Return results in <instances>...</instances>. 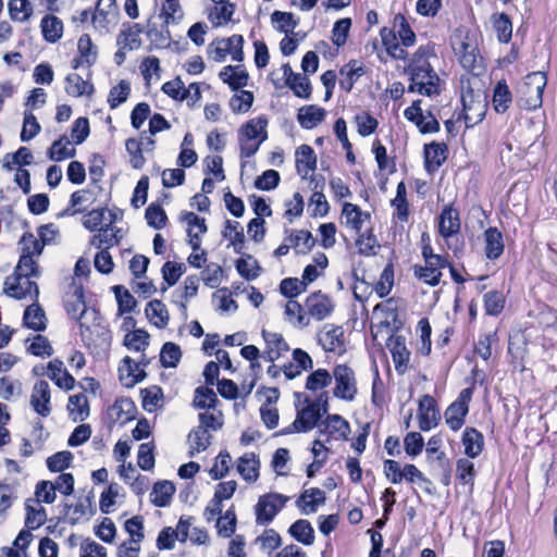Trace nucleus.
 <instances>
[{"mask_svg": "<svg viewBox=\"0 0 557 557\" xmlns=\"http://www.w3.org/2000/svg\"><path fill=\"white\" fill-rule=\"evenodd\" d=\"M547 84L544 72L529 73L523 82L517 87L516 103L520 109L535 110L542 106L543 91Z\"/></svg>", "mask_w": 557, "mask_h": 557, "instance_id": "obj_2", "label": "nucleus"}, {"mask_svg": "<svg viewBox=\"0 0 557 557\" xmlns=\"http://www.w3.org/2000/svg\"><path fill=\"white\" fill-rule=\"evenodd\" d=\"M332 383V374L325 369H318L313 371L306 381V388L308 391L317 392L329 386Z\"/></svg>", "mask_w": 557, "mask_h": 557, "instance_id": "obj_63", "label": "nucleus"}, {"mask_svg": "<svg viewBox=\"0 0 557 557\" xmlns=\"http://www.w3.org/2000/svg\"><path fill=\"white\" fill-rule=\"evenodd\" d=\"M174 492L175 486L171 482H157L150 493V500L158 507H164L170 504Z\"/></svg>", "mask_w": 557, "mask_h": 557, "instance_id": "obj_47", "label": "nucleus"}, {"mask_svg": "<svg viewBox=\"0 0 557 557\" xmlns=\"http://www.w3.org/2000/svg\"><path fill=\"white\" fill-rule=\"evenodd\" d=\"M425 265L420 267V280L426 284L435 286L440 283L442 270L446 268L447 261L441 255L430 256L424 261Z\"/></svg>", "mask_w": 557, "mask_h": 557, "instance_id": "obj_23", "label": "nucleus"}, {"mask_svg": "<svg viewBox=\"0 0 557 557\" xmlns=\"http://www.w3.org/2000/svg\"><path fill=\"white\" fill-rule=\"evenodd\" d=\"M460 225L459 211L451 206H446L438 216L440 234L448 239L459 233Z\"/></svg>", "mask_w": 557, "mask_h": 557, "instance_id": "obj_24", "label": "nucleus"}, {"mask_svg": "<svg viewBox=\"0 0 557 557\" xmlns=\"http://www.w3.org/2000/svg\"><path fill=\"white\" fill-rule=\"evenodd\" d=\"M236 270L244 278L252 281L259 276L260 267L258 261L250 255L236 261Z\"/></svg>", "mask_w": 557, "mask_h": 557, "instance_id": "obj_57", "label": "nucleus"}, {"mask_svg": "<svg viewBox=\"0 0 557 557\" xmlns=\"http://www.w3.org/2000/svg\"><path fill=\"white\" fill-rule=\"evenodd\" d=\"M445 88V81L438 72L420 74V95L432 97L438 96Z\"/></svg>", "mask_w": 557, "mask_h": 557, "instance_id": "obj_40", "label": "nucleus"}, {"mask_svg": "<svg viewBox=\"0 0 557 557\" xmlns=\"http://www.w3.org/2000/svg\"><path fill=\"white\" fill-rule=\"evenodd\" d=\"M476 471L474 463L467 458H460L457 461L456 478L459 483L463 485H470V490L473 487L474 478Z\"/></svg>", "mask_w": 557, "mask_h": 557, "instance_id": "obj_54", "label": "nucleus"}, {"mask_svg": "<svg viewBox=\"0 0 557 557\" xmlns=\"http://www.w3.org/2000/svg\"><path fill=\"white\" fill-rule=\"evenodd\" d=\"M268 119L258 116L246 122L238 129V143L240 158L252 157L260 148V145L268 138Z\"/></svg>", "mask_w": 557, "mask_h": 557, "instance_id": "obj_4", "label": "nucleus"}, {"mask_svg": "<svg viewBox=\"0 0 557 557\" xmlns=\"http://www.w3.org/2000/svg\"><path fill=\"white\" fill-rule=\"evenodd\" d=\"M65 81V90L72 97L90 96L94 92L92 84L77 73L69 74Z\"/></svg>", "mask_w": 557, "mask_h": 557, "instance_id": "obj_39", "label": "nucleus"}, {"mask_svg": "<svg viewBox=\"0 0 557 557\" xmlns=\"http://www.w3.org/2000/svg\"><path fill=\"white\" fill-rule=\"evenodd\" d=\"M21 256L38 258L44 250V244L33 233H24L18 242Z\"/></svg>", "mask_w": 557, "mask_h": 557, "instance_id": "obj_51", "label": "nucleus"}, {"mask_svg": "<svg viewBox=\"0 0 557 557\" xmlns=\"http://www.w3.org/2000/svg\"><path fill=\"white\" fill-rule=\"evenodd\" d=\"M342 218L344 219V224L356 234H360L363 226L370 223L371 220L369 212L362 211L360 207L351 202H345L343 205Z\"/></svg>", "mask_w": 557, "mask_h": 557, "instance_id": "obj_17", "label": "nucleus"}, {"mask_svg": "<svg viewBox=\"0 0 557 557\" xmlns=\"http://www.w3.org/2000/svg\"><path fill=\"white\" fill-rule=\"evenodd\" d=\"M50 398L51 394L48 382H36L30 395V406L39 416L48 417L51 413Z\"/></svg>", "mask_w": 557, "mask_h": 557, "instance_id": "obj_18", "label": "nucleus"}, {"mask_svg": "<svg viewBox=\"0 0 557 557\" xmlns=\"http://www.w3.org/2000/svg\"><path fill=\"white\" fill-rule=\"evenodd\" d=\"M448 148L445 143L432 141L423 147L424 168L429 174L436 172L447 159Z\"/></svg>", "mask_w": 557, "mask_h": 557, "instance_id": "obj_15", "label": "nucleus"}, {"mask_svg": "<svg viewBox=\"0 0 557 557\" xmlns=\"http://www.w3.org/2000/svg\"><path fill=\"white\" fill-rule=\"evenodd\" d=\"M483 300L485 312L488 315H498L505 307V296L498 290L487 292Z\"/></svg>", "mask_w": 557, "mask_h": 557, "instance_id": "obj_61", "label": "nucleus"}, {"mask_svg": "<svg viewBox=\"0 0 557 557\" xmlns=\"http://www.w3.org/2000/svg\"><path fill=\"white\" fill-rule=\"evenodd\" d=\"M485 256L490 260L498 259L504 252L503 234L496 227H488L484 232Z\"/></svg>", "mask_w": 557, "mask_h": 557, "instance_id": "obj_32", "label": "nucleus"}, {"mask_svg": "<svg viewBox=\"0 0 557 557\" xmlns=\"http://www.w3.org/2000/svg\"><path fill=\"white\" fill-rule=\"evenodd\" d=\"M324 109L313 104L300 108L297 115L299 124L307 129L315 127L324 120Z\"/></svg>", "mask_w": 557, "mask_h": 557, "instance_id": "obj_38", "label": "nucleus"}, {"mask_svg": "<svg viewBox=\"0 0 557 557\" xmlns=\"http://www.w3.org/2000/svg\"><path fill=\"white\" fill-rule=\"evenodd\" d=\"M221 79L232 89L245 87L248 83V73L240 65H227L220 72Z\"/></svg>", "mask_w": 557, "mask_h": 557, "instance_id": "obj_36", "label": "nucleus"}, {"mask_svg": "<svg viewBox=\"0 0 557 557\" xmlns=\"http://www.w3.org/2000/svg\"><path fill=\"white\" fill-rule=\"evenodd\" d=\"M262 337L265 342V349L262 354V358L269 362H274L289 350L288 344L280 333L263 330Z\"/></svg>", "mask_w": 557, "mask_h": 557, "instance_id": "obj_16", "label": "nucleus"}, {"mask_svg": "<svg viewBox=\"0 0 557 557\" xmlns=\"http://www.w3.org/2000/svg\"><path fill=\"white\" fill-rule=\"evenodd\" d=\"M224 238L228 239L236 253H242L245 244L244 228L236 221L227 220L222 231Z\"/></svg>", "mask_w": 557, "mask_h": 557, "instance_id": "obj_44", "label": "nucleus"}, {"mask_svg": "<svg viewBox=\"0 0 557 557\" xmlns=\"http://www.w3.org/2000/svg\"><path fill=\"white\" fill-rule=\"evenodd\" d=\"M318 341L325 351L336 354L345 351L344 330L342 326L325 324L318 333Z\"/></svg>", "mask_w": 557, "mask_h": 557, "instance_id": "obj_14", "label": "nucleus"}, {"mask_svg": "<svg viewBox=\"0 0 557 557\" xmlns=\"http://www.w3.org/2000/svg\"><path fill=\"white\" fill-rule=\"evenodd\" d=\"M259 459L253 453H246L237 459L236 469L248 483H255L259 478Z\"/></svg>", "mask_w": 557, "mask_h": 557, "instance_id": "obj_25", "label": "nucleus"}, {"mask_svg": "<svg viewBox=\"0 0 557 557\" xmlns=\"http://www.w3.org/2000/svg\"><path fill=\"white\" fill-rule=\"evenodd\" d=\"M30 277L28 275H17V273L13 272L4 281V293L15 299H23L29 296L32 299L37 300L39 288L35 282L30 281Z\"/></svg>", "mask_w": 557, "mask_h": 557, "instance_id": "obj_9", "label": "nucleus"}, {"mask_svg": "<svg viewBox=\"0 0 557 557\" xmlns=\"http://www.w3.org/2000/svg\"><path fill=\"white\" fill-rule=\"evenodd\" d=\"M48 376L61 388L72 389L74 377L64 369L63 362L54 359L48 364Z\"/></svg>", "mask_w": 557, "mask_h": 557, "instance_id": "obj_34", "label": "nucleus"}, {"mask_svg": "<svg viewBox=\"0 0 557 557\" xmlns=\"http://www.w3.org/2000/svg\"><path fill=\"white\" fill-rule=\"evenodd\" d=\"M324 491L313 487L306 490L297 500V506L301 508L302 512L308 515L315 512L320 505L325 503Z\"/></svg>", "mask_w": 557, "mask_h": 557, "instance_id": "obj_30", "label": "nucleus"}, {"mask_svg": "<svg viewBox=\"0 0 557 557\" xmlns=\"http://www.w3.org/2000/svg\"><path fill=\"white\" fill-rule=\"evenodd\" d=\"M398 309L399 301L395 298L386 299L374 307L371 315V334L374 339L384 335L391 337L393 331L399 327Z\"/></svg>", "mask_w": 557, "mask_h": 557, "instance_id": "obj_3", "label": "nucleus"}, {"mask_svg": "<svg viewBox=\"0 0 557 557\" xmlns=\"http://www.w3.org/2000/svg\"><path fill=\"white\" fill-rule=\"evenodd\" d=\"M327 411V401L324 404L320 401H312L297 412L294 422L283 430V434H290L293 432H308L314 426H319L318 422L322 416Z\"/></svg>", "mask_w": 557, "mask_h": 557, "instance_id": "obj_5", "label": "nucleus"}, {"mask_svg": "<svg viewBox=\"0 0 557 557\" xmlns=\"http://www.w3.org/2000/svg\"><path fill=\"white\" fill-rule=\"evenodd\" d=\"M8 11L12 21L24 23L33 16L34 7L29 0H9Z\"/></svg>", "mask_w": 557, "mask_h": 557, "instance_id": "obj_43", "label": "nucleus"}, {"mask_svg": "<svg viewBox=\"0 0 557 557\" xmlns=\"http://www.w3.org/2000/svg\"><path fill=\"white\" fill-rule=\"evenodd\" d=\"M211 443V434L201 428H195L188 434L189 454L205 451Z\"/></svg>", "mask_w": 557, "mask_h": 557, "instance_id": "obj_50", "label": "nucleus"}, {"mask_svg": "<svg viewBox=\"0 0 557 557\" xmlns=\"http://www.w3.org/2000/svg\"><path fill=\"white\" fill-rule=\"evenodd\" d=\"M41 33L49 42H57L63 34V23L54 15H47L40 22Z\"/></svg>", "mask_w": 557, "mask_h": 557, "instance_id": "obj_46", "label": "nucleus"}, {"mask_svg": "<svg viewBox=\"0 0 557 557\" xmlns=\"http://www.w3.org/2000/svg\"><path fill=\"white\" fill-rule=\"evenodd\" d=\"M65 308L67 314L71 315L74 320L78 321L81 335L84 337L85 332L89 331V327L86 326L83 322V319L87 313V307L84 300V292L81 286H74L73 290L67 294Z\"/></svg>", "mask_w": 557, "mask_h": 557, "instance_id": "obj_12", "label": "nucleus"}, {"mask_svg": "<svg viewBox=\"0 0 557 557\" xmlns=\"http://www.w3.org/2000/svg\"><path fill=\"white\" fill-rule=\"evenodd\" d=\"M67 409L74 421H84L89 416L87 396L84 393L71 396Z\"/></svg>", "mask_w": 557, "mask_h": 557, "instance_id": "obj_48", "label": "nucleus"}, {"mask_svg": "<svg viewBox=\"0 0 557 557\" xmlns=\"http://www.w3.org/2000/svg\"><path fill=\"white\" fill-rule=\"evenodd\" d=\"M285 242L290 244V247L298 255L308 253L314 246L315 239L309 231L293 230L289 235L285 237Z\"/></svg>", "mask_w": 557, "mask_h": 557, "instance_id": "obj_26", "label": "nucleus"}, {"mask_svg": "<svg viewBox=\"0 0 557 557\" xmlns=\"http://www.w3.org/2000/svg\"><path fill=\"white\" fill-rule=\"evenodd\" d=\"M456 54L459 55V61L462 67L472 72L474 75H480L483 65L482 58L478 54L476 48L469 42L461 41L459 48H455Z\"/></svg>", "mask_w": 557, "mask_h": 557, "instance_id": "obj_22", "label": "nucleus"}, {"mask_svg": "<svg viewBox=\"0 0 557 557\" xmlns=\"http://www.w3.org/2000/svg\"><path fill=\"white\" fill-rule=\"evenodd\" d=\"M244 38L242 35H233L227 39H219L210 47H214L212 52L216 62H222L227 54L232 55L233 61L240 62L244 58L243 52Z\"/></svg>", "mask_w": 557, "mask_h": 557, "instance_id": "obj_10", "label": "nucleus"}, {"mask_svg": "<svg viewBox=\"0 0 557 557\" xmlns=\"http://www.w3.org/2000/svg\"><path fill=\"white\" fill-rule=\"evenodd\" d=\"M124 345L134 351H145L149 346V334L145 330L138 329L125 335Z\"/></svg>", "mask_w": 557, "mask_h": 557, "instance_id": "obj_56", "label": "nucleus"}, {"mask_svg": "<svg viewBox=\"0 0 557 557\" xmlns=\"http://www.w3.org/2000/svg\"><path fill=\"white\" fill-rule=\"evenodd\" d=\"M442 438L440 436H433L430 438L426 445V459L428 461L438 470L446 472L448 468V459L445 453L441 448Z\"/></svg>", "mask_w": 557, "mask_h": 557, "instance_id": "obj_33", "label": "nucleus"}, {"mask_svg": "<svg viewBox=\"0 0 557 557\" xmlns=\"http://www.w3.org/2000/svg\"><path fill=\"white\" fill-rule=\"evenodd\" d=\"M131 92V85L127 81H121L116 86L110 89L108 103L111 109L117 108L125 102Z\"/></svg>", "mask_w": 557, "mask_h": 557, "instance_id": "obj_64", "label": "nucleus"}, {"mask_svg": "<svg viewBox=\"0 0 557 557\" xmlns=\"http://www.w3.org/2000/svg\"><path fill=\"white\" fill-rule=\"evenodd\" d=\"M332 379L335 382L333 388L334 397L345 401L355 400L358 393L357 379L355 371L350 367L337 364L333 369Z\"/></svg>", "mask_w": 557, "mask_h": 557, "instance_id": "obj_6", "label": "nucleus"}, {"mask_svg": "<svg viewBox=\"0 0 557 557\" xmlns=\"http://www.w3.org/2000/svg\"><path fill=\"white\" fill-rule=\"evenodd\" d=\"M91 22L97 32L100 34H109L116 25L117 11L96 8L91 16Z\"/></svg>", "mask_w": 557, "mask_h": 557, "instance_id": "obj_28", "label": "nucleus"}, {"mask_svg": "<svg viewBox=\"0 0 557 557\" xmlns=\"http://www.w3.org/2000/svg\"><path fill=\"white\" fill-rule=\"evenodd\" d=\"M214 8L209 13V20L214 26H221L231 21L234 14V5L227 2H214Z\"/></svg>", "mask_w": 557, "mask_h": 557, "instance_id": "obj_53", "label": "nucleus"}, {"mask_svg": "<svg viewBox=\"0 0 557 557\" xmlns=\"http://www.w3.org/2000/svg\"><path fill=\"white\" fill-rule=\"evenodd\" d=\"M462 445L465 447V454L469 458H475L483 450L484 436L474 428H466L462 433Z\"/></svg>", "mask_w": 557, "mask_h": 557, "instance_id": "obj_29", "label": "nucleus"}, {"mask_svg": "<svg viewBox=\"0 0 557 557\" xmlns=\"http://www.w3.org/2000/svg\"><path fill=\"white\" fill-rule=\"evenodd\" d=\"M296 168L302 177L314 171L317 166V156L309 145H301L296 150Z\"/></svg>", "mask_w": 557, "mask_h": 557, "instance_id": "obj_31", "label": "nucleus"}, {"mask_svg": "<svg viewBox=\"0 0 557 557\" xmlns=\"http://www.w3.org/2000/svg\"><path fill=\"white\" fill-rule=\"evenodd\" d=\"M342 76L339 86L345 91L349 92L356 81L364 74V69L359 61L351 60L339 70Z\"/></svg>", "mask_w": 557, "mask_h": 557, "instance_id": "obj_35", "label": "nucleus"}, {"mask_svg": "<svg viewBox=\"0 0 557 557\" xmlns=\"http://www.w3.org/2000/svg\"><path fill=\"white\" fill-rule=\"evenodd\" d=\"M46 322L45 311L37 302L26 308L23 315V323L26 327L34 331H44L46 329Z\"/></svg>", "mask_w": 557, "mask_h": 557, "instance_id": "obj_45", "label": "nucleus"}, {"mask_svg": "<svg viewBox=\"0 0 557 557\" xmlns=\"http://www.w3.org/2000/svg\"><path fill=\"white\" fill-rule=\"evenodd\" d=\"M271 22L276 30L286 35L293 33L298 25L292 13L282 11H274L271 14Z\"/></svg>", "mask_w": 557, "mask_h": 557, "instance_id": "obj_52", "label": "nucleus"}, {"mask_svg": "<svg viewBox=\"0 0 557 557\" xmlns=\"http://www.w3.org/2000/svg\"><path fill=\"white\" fill-rule=\"evenodd\" d=\"M319 433L327 435V440L346 441L350 434L349 422L339 414H329L319 424Z\"/></svg>", "mask_w": 557, "mask_h": 557, "instance_id": "obj_13", "label": "nucleus"}, {"mask_svg": "<svg viewBox=\"0 0 557 557\" xmlns=\"http://www.w3.org/2000/svg\"><path fill=\"white\" fill-rule=\"evenodd\" d=\"M440 420L441 411L436 400L430 395H424L420 398V430H430L436 426Z\"/></svg>", "mask_w": 557, "mask_h": 557, "instance_id": "obj_19", "label": "nucleus"}, {"mask_svg": "<svg viewBox=\"0 0 557 557\" xmlns=\"http://www.w3.org/2000/svg\"><path fill=\"white\" fill-rule=\"evenodd\" d=\"M160 16L166 27L171 24H177L183 17V10L178 0H164Z\"/></svg>", "mask_w": 557, "mask_h": 557, "instance_id": "obj_58", "label": "nucleus"}, {"mask_svg": "<svg viewBox=\"0 0 557 557\" xmlns=\"http://www.w3.org/2000/svg\"><path fill=\"white\" fill-rule=\"evenodd\" d=\"M146 315L148 320L159 329L168 325L170 317L165 305L158 299L151 300L146 307Z\"/></svg>", "mask_w": 557, "mask_h": 557, "instance_id": "obj_41", "label": "nucleus"}, {"mask_svg": "<svg viewBox=\"0 0 557 557\" xmlns=\"http://www.w3.org/2000/svg\"><path fill=\"white\" fill-rule=\"evenodd\" d=\"M305 308L310 319L322 321L331 315L334 310V304L327 295L315 292L307 297Z\"/></svg>", "mask_w": 557, "mask_h": 557, "instance_id": "obj_11", "label": "nucleus"}, {"mask_svg": "<svg viewBox=\"0 0 557 557\" xmlns=\"http://www.w3.org/2000/svg\"><path fill=\"white\" fill-rule=\"evenodd\" d=\"M441 65V59L435 52V45L420 46V74L436 73Z\"/></svg>", "mask_w": 557, "mask_h": 557, "instance_id": "obj_37", "label": "nucleus"}, {"mask_svg": "<svg viewBox=\"0 0 557 557\" xmlns=\"http://www.w3.org/2000/svg\"><path fill=\"white\" fill-rule=\"evenodd\" d=\"M69 145L70 141L65 136L55 140L49 149V158L54 161H62L64 159L74 157L76 150L74 148H69Z\"/></svg>", "mask_w": 557, "mask_h": 557, "instance_id": "obj_62", "label": "nucleus"}, {"mask_svg": "<svg viewBox=\"0 0 557 557\" xmlns=\"http://www.w3.org/2000/svg\"><path fill=\"white\" fill-rule=\"evenodd\" d=\"M285 320L294 327L305 329L310 324V318L307 315L306 308L298 301L288 300L284 307Z\"/></svg>", "mask_w": 557, "mask_h": 557, "instance_id": "obj_27", "label": "nucleus"}, {"mask_svg": "<svg viewBox=\"0 0 557 557\" xmlns=\"http://www.w3.org/2000/svg\"><path fill=\"white\" fill-rule=\"evenodd\" d=\"M380 35L386 51L392 57L398 59H405L407 57L406 51L400 48L399 41L405 47L413 46L416 41L413 30L401 14H396L393 21V27H383Z\"/></svg>", "mask_w": 557, "mask_h": 557, "instance_id": "obj_1", "label": "nucleus"}, {"mask_svg": "<svg viewBox=\"0 0 557 557\" xmlns=\"http://www.w3.org/2000/svg\"><path fill=\"white\" fill-rule=\"evenodd\" d=\"M77 52L78 55L73 59L74 69L84 65L91 66L97 61L98 48L94 45L90 36L87 34H84L78 38Z\"/></svg>", "mask_w": 557, "mask_h": 557, "instance_id": "obj_21", "label": "nucleus"}, {"mask_svg": "<svg viewBox=\"0 0 557 557\" xmlns=\"http://www.w3.org/2000/svg\"><path fill=\"white\" fill-rule=\"evenodd\" d=\"M391 352L393 356V360L396 363V368L401 366H406L409 361L410 352L406 347L405 338L401 336L391 337Z\"/></svg>", "mask_w": 557, "mask_h": 557, "instance_id": "obj_59", "label": "nucleus"}, {"mask_svg": "<svg viewBox=\"0 0 557 557\" xmlns=\"http://www.w3.org/2000/svg\"><path fill=\"white\" fill-rule=\"evenodd\" d=\"M148 363L145 356L141 357L139 362H134L129 357L123 359V364L119 368L120 380L126 387H132L145 377V372L140 366Z\"/></svg>", "mask_w": 557, "mask_h": 557, "instance_id": "obj_20", "label": "nucleus"}, {"mask_svg": "<svg viewBox=\"0 0 557 557\" xmlns=\"http://www.w3.org/2000/svg\"><path fill=\"white\" fill-rule=\"evenodd\" d=\"M473 391V387L463 388L457 399L446 409L444 413L445 421L451 430L457 431L463 425L465 418L469 412V403L471 401Z\"/></svg>", "mask_w": 557, "mask_h": 557, "instance_id": "obj_8", "label": "nucleus"}, {"mask_svg": "<svg viewBox=\"0 0 557 557\" xmlns=\"http://www.w3.org/2000/svg\"><path fill=\"white\" fill-rule=\"evenodd\" d=\"M289 533L298 542L311 545L314 542V530L308 520H297L289 528Z\"/></svg>", "mask_w": 557, "mask_h": 557, "instance_id": "obj_49", "label": "nucleus"}, {"mask_svg": "<svg viewBox=\"0 0 557 557\" xmlns=\"http://www.w3.org/2000/svg\"><path fill=\"white\" fill-rule=\"evenodd\" d=\"M182 358L180 346L172 342H166L160 351V362L164 368H175Z\"/></svg>", "mask_w": 557, "mask_h": 557, "instance_id": "obj_55", "label": "nucleus"}, {"mask_svg": "<svg viewBox=\"0 0 557 557\" xmlns=\"http://www.w3.org/2000/svg\"><path fill=\"white\" fill-rule=\"evenodd\" d=\"M288 499V496L278 493H269L260 496L255 508L256 522L260 525L269 524Z\"/></svg>", "mask_w": 557, "mask_h": 557, "instance_id": "obj_7", "label": "nucleus"}, {"mask_svg": "<svg viewBox=\"0 0 557 557\" xmlns=\"http://www.w3.org/2000/svg\"><path fill=\"white\" fill-rule=\"evenodd\" d=\"M512 102V94L506 81L498 82L493 89V107L497 113H505Z\"/></svg>", "mask_w": 557, "mask_h": 557, "instance_id": "obj_42", "label": "nucleus"}, {"mask_svg": "<svg viewBox=\"0 0 557 557\" xmlns=\"http://www.w3.org/2000/svg\"><path fill=\"white\" fill-rule=\"evenodd\" d=\"M406 194V185L400 182L397 186L396 197L392 200V206L395 208L394 215L401 222H406L409 215Z\"/></svg>", "mask_w": 557, "mask_h": 557, "instance_id": "obj_60", "label": "nucleus"}]
</instances>
